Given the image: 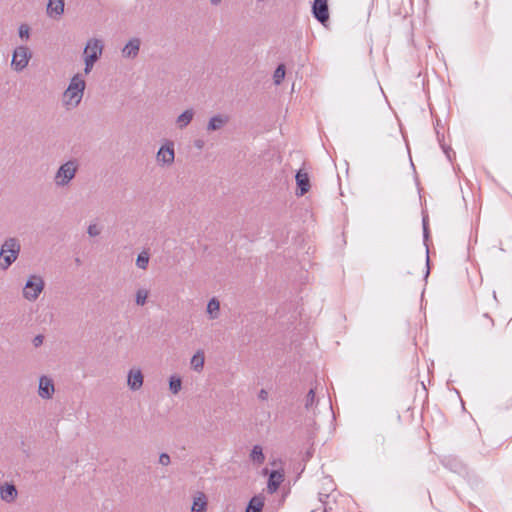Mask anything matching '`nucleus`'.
I'll return each mask as SVG.
<instances>
[{"instance_id": "obj_1", "label": "nucleus", "mask_w": 512, "mask_h": 512, "mask_svg": "<svg viewBox=\"0 0 512 512\" xmlns=\"http://www.w3.org/2000/svg\"><path fill=\"white\" fill-rule=\"evenodd\" d=\"M86 82L82 75L75 74L69 82L68 87L63 92L62 104L67 110L75 109L79 106L84 96Z\"/></svg>"}, {"instance_id": "obj_2", "label": "nucleus", "mask_w": 512, "mask_h": 512, "mask_svg": "<svg viewBox=\"0 0 512 512\" xmlns=\"http://www.w3.org/2000/svg\"><path fill=\"white\" fill-rule=\"evenodd\" d=\"M21 245L17 238H7L0 248V269L6 271L19 257Z\"/></svg>"}, {"instance_id": "obj_3", "label": "nucleus", "mask_w": 512, "mask_h": 512, "mask_svg": "<svg viewBox=\"0 0 512 512\" xmlns=\"http://www.w3.org/2000/svg\"><path fill=\"white\" fill-rule=\"evenodd\" d=\"M79 161L77 159H70L59 166L54 174L53 182L56 187L63 188L68 186L75 178L79 170Z\"/></svg>"}, {"instance_id": "obj_4", "label": "nucleus", "mask_w": 512, "mask_h": 512, "mask_svg": "<svg viewBox=\"0 0 512 512\" xmlns=\"http://www.w3.org/2000/svg\"><path fill=\"white\" fill-rule=\"evenodd\" d=\"M44 288L45 281L43 277L37 274H33L27 279L23 287L22 295L26 300L34 302L38 299Z\"/></svg>"}, {"instance_id": "obj_5", "label": "nucleus", "mask_w": 512, "mask_h": 512, "mask_svg": "<svg viewBox=\"0 0 512 512\" xmlns=\"http://www.w3.org/2000/svg\"><path fill=\"white\" fill-rule=\"evenodd\" d=\"M32 54L28 47L19 46L15 48L12 56L11 65L13 69L17 72L22 71L28 66L29 60L31 59Z\"/></svg>"}, {"instance_id": "obj_6", "label": "nucleus", "mask_w": 512, "mask_h": 512, "mask_svg": "<svg viewBox=\"0 0 512 512\" xmlns=\"http://www.w3.org/2000/svg\"><path fill=\"white\" fill-rule=\"evenodd\" d=\"M312 14L317 21L325 25L329 20L328 0H314Z\"/></svg>"}, {"instance_id": "obj_7", "label": "nucleus", "mask_w": 512, "mask_h": 512, "mask_svg": "<svg viewBox=\"0 0 512 512\" xmlns=\"http://www.w3.org/2000/svg\"><path fill=\"white\" fill-rule=\"evenodd\" d=\"M175 159L174 143L168 142L162 145L157 152L156 160L162 165H171Z\"/></svg>"}, {"instance_id": "obj_8", "label": "nucleus", "mask_w": 512, "mask_h": 512, "mask_svg": "<svg viewBox=\"0 0 512 512\" xmlns=\"http://www.w3.org/2000/svg\"><path fill=\"white\" fill-rule=\"evenodd\" d=\"M103 51V43L101 40L92 38L87 41V44L84 49V58L93 59L94 61H98Z\"/></svg>"}, {"instance_id": "obj_9", "label": "nucleus", "mask_w": 512, "mask_h": 512, "mask_svg": "<svg viewBox=\"0 0 512 512\" xmlns=\"http://www.w3.org/2000/svg\"><path fill=\"white\" fill-rule=\"evenodd\" d=\"M55 392L53 380L48 376H41L39 378L38 395L42 399H51Z\"/></svg>"}, {"instance_id": "obj_10", "label": "nucleus", "mask_w": 512, "mask_h": 512, "mask_svg": "<svg viewBox=\"0 0 512 512\" xmlns=\"http://www.w3.org/2000/svg\"><path fill=\"white\" fill-rule=\"evenodd\" d=\"M141 46V40L139 38L130 39L126 45L122 48V56L127 59H134L138 56Z\"/></svg>"}, {"instance_id": "obj_11", "label": "nucleus", "mask_w": 512, "mask_h": 512, "mask_svg": "<svg viewBox=\"0 0 512 512\" xmlns=\"http://www.w3.org/2000/svg\"><path fill=\"white\" fill-rule=\"evenodd\" d=\"M143 379L144 377L141 370L138 368H132L128 372L127 385L131 390L137 391L142 387Z\"/></svg>"}, {"instance_id": "obj_12", "label": "nucleus", "mask_w": 512, "mask_h": 512, "mask_svg": "<svg viewBox=\"0 0 512 512\" xmlns=\"http://www.w3.org/2000/svg\"><path fill=\"white\" fill-rule=\"evenodd\" d=\"M18 496L16 486L12 483L5 482L0 485L1 500L6 503H13Z\"/></svg>"}, {"instance_id": "obj_13", "label": "nucleus", "mask_w": 512, "mask_h": 512, "mask_svg": "<svg viewBox=\"0 0 512 512\" xmlns=\"http://www.w3.org/2000/svg\"><path fill=\"white\" fill-rule=\"evenodd\" d=\"M229 122V116L224 114H217L210 118L207 124V131L213 132L221 130Z\"/></svg>"}, {"instance_id": "obj_14", "label": "nucleus", "mask_w": 512, "mask_h": 512, "mask_svg": "<svg viewBox=\"0 0 512 512\" xmlns=\"http://www.w3.org/2000/svg\"><path fill=\"white\" fill-rule=\"evenodd\" d=\"M208 506V499L205 493L198 491L193 496V503L191 512H206Z\"/></svg>"}, {"instance_id": "obj_15", "label": "nucleus", "mask_w": 512, "mask_h": 512, "mask_svg": "<svg viewBox=\"0 0 512 512\" xmlns=\"http://www.w3.org/2000/svg\"><path fill=\"white\" fill-rule=\"evenodd\" d=\"M64 0H49L47 5V15L51 18H59L64 13Z\"/></svg>"}, {"instance_id": "obj_16", "label": "nucleus", "mask_w": 512, "mask_h": 512, "mask_svg": "<svg viewBox=\"0 0 512 512\" xmlns=\"http://www.w3.org/2000/svg\"><path fill=\"white\" fill-rule=\"evenodd\" d=\"M296 183H297V186L300 190V192L298 193V195L300 196H303L304 194H306L309 189H310V180H309V176L306 172H304L303 170H299L297 173H296Z\"/></svg>"}, {"instance_id": "obj_17", "label": "nucleus", "mask_w": 512, "mask_h": 512, "mask_svg": "<svg viewBox=\"0 0 512 512\" xmlns=\"http://www.w3.org/2000/svg\"><path fill=\"white\" fill-rule=\"evenodd\" d=\"M284 480V475L277 470H273L268 479L267 490L269 493H274L278 490L280 484Z\"/></svg>"}, {"instance_id": "obj_18", "label": "nucleus", "mask_w": 512, "mask_h": 512, "mask_svg": "<svg viewBox=\"0 0 512 512\" xmlns=\"http://www.w3.org/2000/svg\"><path fill=\"white\" fill-rule=\"evenodd\" d=\"M194 115H195V112H194V110H193V109H187V110H185V111H184L183 113H181V114L177 117V119H176V125H177V127H178L179 129H183V128L187 127V126L191 123V121H192V119H193Z\"/></svg>"}, {"instance_id": "obj_19", "label": "nucleus", "mask_w": 512, "mask_h": 512, "mask_svg": "<svg viewBox=\"0 0 512 512\" xmlns=\"http://www.w3.org/2000/svg\"><path fill=\"white\" fill-rule=\"evenodd\" d=\"M319 402V398L316 396V390L314 388H311L308 393L305 396L304 399V407L307 411H313L315 410V407L317 406Z\"/></svg>"}, {"instance_id": "obj_20", "label": "nucleus", "mask_w": 512, "mask_h": 512, "mask_svg": "<svg viewBox=\"0 0 512 512\" xmlns=\"http://www.w3.org/2000/svg\"><path fill=\"white\" fill-rule=\"evenodd\" d=\"M219 311H220V302L216 298H212L209 300L207 304V313L209 315V318L214 320L219 317Z\"/></svg>"}, {"instance_id": "obj_21", "label": "nucleus", "mask_w": 512, "mask_h": 512, "mask_svg": "<svg viewBox=\"0 0 512 512\" xmlns=\"http://www.w3.org/2000/svg\"><path fill=\"white\" fill-rule=\"evenodd\" d=\"M204 361V352L199 350L193 355L191 359V367L193 368V370L199 372L203 369Z\"/></svg>"}, {"instance_id": "obj_22", "label": "nucleus", "mask_w": 512, "mask_h": 512, "mask_svg": "<svg viewBox=\"0 0 512 512\" xmlns=\"http://www.w3.org/2000/svg\"><path fill=\"white\" fill-rule=\"evenodd\" d=\"M264 506V501L259 496H254L246 508V512H261Z\"/></svg>"}, {"instance_id": "obj_23", "label": "nucleus", "mask_w": 512, "mask_h": 512, "mask_svg": "<svg viewBox=\"0 0 512 512\" xmlns=\"http://www.w3.org/2000/svg\"><path fill=\"white\" fill-rule=\"evenodd\" d=\"M250 458L254 463H256L258 465L264 463L265 456L263 454V450L260 445L253 446L252 451L250 453Z\"/></svg>"}, {"instance_id": "obj_24", "label": "nucleus", "mask_w": 512, "mask_h": 512, "mask_svg": "<svg viewBox=\"0 0 512 512\" xmlns=\"http://www.w3.org/2000/svg\"><path fill=\"white\" fill-rule=\"evenodd\" d=\"M149 296V291L145 288H140L136 291L135 294V303L138 306H144L147 302V298Z\"/></svg>"}, {"instance_id": "obj_25", "label": "nucleus", "mask_w": 512, "mask_h": 512, "mask_svg": "<svg viewBox=\"0 0 512 512\" xmlns=\"http://www.w3.org/2000/svg\"><path fill=\"white\" fill-rule=\"evenodd\" d=\"M479 326L483 330L490 331L494 327V320L487 313H485L479 320Z\"/></svg>"}, {"instance_id": "obj_26", "label": "nucleus", "mask_w": 512, "mask_h": 512, "mask_svg": "<svg viewBox=\"0 0 512 512\" xmlns=\"http://www.w3.org/2000/svg\"><path fill=\"white\" fill-rule=\"evenodd\" d=\"M149 263V254L146 251H142L138 254L136 259V265L138 268L146 270Z\"/></svg>"}, {"instance_id": "obj_27", "label": "nucleus", "mask_w": 512, "mask_h": 512, "mask_svg": "<svg viewBox=\"0 0 512 512\" xmlns=\"http://www.w3.org/2000/svg\"><path fill=\"white\" fill-rule=\"evenodd\" d=\"M182 381L180 377L171 376L169 379V389L173 394H177L181 390Z\"/></svg>"}, {"instance_id": "obj_28", "label": "nucleus", "mask_w": 512, "mask_h": 512, "mask_svg": "<svg viewBox=\"0 0 512 512\" xmlns=\"http://www.w3.org/2000/svg\"><path fill=\"white\" fill-rule=\"evenodd\" d=\"M285 73V66L283 64L278 65L273 74V80L276 85L281 84L285 77Z\"/></svg>"}, {"instance_id": "obj_29", "label": "nucleus", "mask_w": 512, "mask_h": 512, "mask_svg": "<svg viewBox=\"0 0 512 512\" xmlns=\"http://www.w3.org/2000/svg\"><path fill=\"white\" fill-rule=\"evenodd\" d=\"M103 230V226L102 225H99L98 223H90L88 228H87V234L90 236V237H97L101 234Z\"/></svg>"}, {"instance_id": "obj_30", "label": "nucleus", "mask_w": 512, "mask_h": 512, "mask_svg": "<svg viewBox=\"0 0 512 512\" xmlns=\"http://www.w3.org/2000/svg\"><path fill=\"white\" fill-rule=\"evenodd\" d=\"M30 29L26 24H22L19 27V36L22 39L27 40L29 38Z\"/></svg>"}, {"instance_id": "obj_31", "label": "nucleus", "mask_w": 512, "mask_h": 512, "mask_svg": "<svg viewBox=\"0 0 512 512\" xmlns=\"http://www.w3.org/2000/svg\"><path fill=\"white\" fill-rule=\"evenodd\" d=\"M97 61H94L93 59H89V58H84V63H85V68H84V72L85 74H89L94 66V64L96 63Z\"/></svg>"}, {"instance_id": "obj_32", "label": "nucleus", "mask_w": 512, "mask_h": 512, "mask_svg": "<svg viewBox=\"0 0 512 512\" xmlns=\"http://www.w3.org/2000/svg\"><path fill=\"white\" fill-rule=\"evenodd\" d=\"M159 463L163 466H168L171 463L170 456L167 453H161L159 456Z\"/></svg>"}, {"instance_id": "obj_33", "label": "nucleus", "mask_w": 512, "mask_h": 512, "mask_svg": "<svg viewBox=\"0 0 512 512\" xmlns=\"http://www.w3.org/2000/svg\"><path fill=\"white\" fill-rule=\"evenodd\" d=\"M258 398L260 400H263V401L267 400L268 399V392L265 389H261L259 391V393H258Z\"/></svg>"}, {"instance_id": "obj_34", "label": "nucleus", "mask_w": 512, "mask_h": 512, "mask_svg": "<svg viewBox=\"0 0 512 512\" xmlns=\"http://www.w3.org/2000/svg\"><path fill=\"white\" fill-rule=\"evenodd\" d=\"M33 343H34V346L35 347H38L39 345H41L43 343V336L42 335H37L34 339H33Z\"/></svg>"}, {"instance_id": "obj_35", "label": "nucleus", "mask_w": 512, "mask_h": 512, "mask_svg": "<svg viewBox=\"0 0 512 512\" xmlns=\"http://www.w3.org/2000/svg\"><path fill=\"white\" fill-rule=\"evenodd\" d=\"M195 146L197 148H202L203 147V141L202 140H197L195 141Z\"/></svg>"}, {"instance_id": "obj_36", "label": "nucleus", "mask_w": 512, "mask_h": 512, "mask_svg": "<svg viewBox=\"0 0 512 512\" xmlns=\"http://www.w3.org/2000/svg\"><path fill=\"white\" fill-rule=\"evenodd\" d=\"M426 264H427V271H426L425 277H428V275H429V256L428 255H427V259H426Z\"/></svg>"}, {"instance_id": "obj_37", "label": "nucleus", "mask_w": 512, "mask_h": 512, "mask_svg": "<svg viewBox=\"0 0 512 512\" xmlns=\"http://www.w3.org/2000/svg\"><path fill=\"white\" fill-rule=\"evenodd\" d=\"M210 2L213 4V5H218L221 0H210Z\"/></svg>"}, {"instance_id": "obj_38", "label": "nucleus", "mask_w": 512, "mask_h": 512, "mask_svg": "<svg viewBox=\"0 0 512 512\" xmlns=\"http://www.w3.org/2000/svg\"><path fill=\"white\" fill-rule=\"evenodd\" d=\"M424 235H425V237L427 236V228L425 225H424Z\"/></svg>"}]
</instances>
